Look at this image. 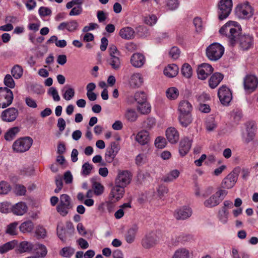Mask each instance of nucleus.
Here are the masks:
<instances>
[{"label": "nucleus", "mask_w": 258, "mask_h": 258, "mask_svg": "<svg viewBox=\"0 0 258 258\" xmlns=\"http://www.w3.org/2000/svg\"><path fill=\"white\" fill-rule=\"evenodd\" d=\"M221 34L225 35L229 40L231 45L238 42L240 47L243 50H247L253 45V38L249 35H240L241 28L235 21H229L219 30Z\"/></svg>", "instance_id": "1"}, {"label": "nucleus", "mask_w": 258, "mask_h": 258, "mask_svg": "<svg viewBox=\"0 0 258 258\" xmlns=\"http://www.w3.org/2000/svg\"><path fill=\"white\" fill-rule=\"evenodd\" d=\"M74 206L72 198L67 194H62L56 206L57 212L62 217L66 216Z\"/></svg>", "instance_id": "2"}, {"label": "nucleus", "mask_w": 258, "mask_h": 258, "mask_svg": "<svg viewBox=\"0 0 258 258\" xmlns=\"http://www.w3.org/2000/svg\"><path fill=\"white\" fill-rule=\"evenodd\" d=\"M257 128L254 123L250 122L245 124V127L241 132L242 142L245 145L254 141Z\"/></svg>", "instance_id": "3"}, {"label": "nucleus", "mask_w": 258, "mask_h": 258, "mask_svg": "<svg viewBox=\"0 0 258 258\" xmlns=\"http://www.w3.org/2000/svg\"><path fill=\"white\" fill-rule=\"evenodd\" d=\"M227 194V190L219 188L214 194L204 201L203 205L207 208H213L219 205Z\"/></svg>", "instance_id": "4"}, {"label": "nucleus", "mask_w": 258, "mask_h": 258, "mask_svg": "<svg viewBox=\"0 0 258 258\" xmlns=\"http://www.w3.org/2000/svg\"><path fill=\"white\" fill-rule=\"evenodd\" d=\"M33 143V139L29 137H21L17 139L12 145V149L14 152L24 153L28 151Z\"/></svg>", "instance_id": "5"}, {"label": "nucleus", "mask_w": 258, "mask_h": 258, "mask_svg": "<svg viewBox=\"0 0 258 258\" xmlns=\"http://www.w3.org/2000/svg\"><path fill=\"white\" fill-rule=\"evenodd\" d=\"M224 52V47L218 43L210 44L206 50L207 57L213 61H216L221 58Z\"/></svg>", "instance_id": "6"}, {"label": "nucleus", "mask_w": 258, "mask_h": 258, "mask_svg": "<svg viewBox=\"0 0 258 258\" xmlns=\"http://www.w3.org/2000/svg\"><path fill=\"white\" fill-rule=\"evenodd\" d=\"M232 8V0H220L218 5V16L220 20H223L230 14Z\"/></svg>", "instance_id": "7"}, {"label": "nucleus", "mask_w": 258, "mask_h": 258, "mask_svg": "<svg viewBox=\"0 0 258 258\" xmlns=\"http://www.w3.org/2000/svg\"><path fill=\"white\" fill-rule=\"evenodd\" d=\"M237 16L241 19L250 18L253 14V10L248 2L239 4L235 9Z\"/></svg>", "instance_id": "8"}, {"label": "nucleus", "mask_w": 258, "mask_h": 258, "mask_svg": "<svg viewBox=\"0 0 258 258\" xmlns=\"http://www.w3.org/2000/svg\"><path fill=\"white\" fill-rule=\"evenodd\" d=\"M13 100L12 91L8 88H0V108H5L10 106Z\"/></svg>", "instance_id": "9"}, {"label": "nucleus", "mask_w": 258, "mask_h": 258, "mask_svg": "<svg viewBox=\"0 0 258 258\" xmlns=\"http://www.w3.org/2000/svg\"><path fill=\"white\" fill-rule=\"evenodd\" d=\"M132 178V175L130 172L126 170L119 171L115 179V184L124 188L131 182Z\"/></svg>", "instance_id": "10"}, {"label": "nucleus", "mask_w": 258, "mask_h": 258, "mask_svg": "<svg viewBox=\"0 0 258 258\" xmlns=\"http://www.w3.org/2000/svg\"><path fill=\"white\" fill-rule=\"evenodd\" d=\"M19 115L18 109L15 107H10L4 110L1 113V118L2 121L6 122L14 121Z\"/></svg>", "instance_id": "11"}, {"label": "nucleus", "mask_w": 258, "mask_h": 258, "mask_svg": "<svg viewBox=\"0 0 258 258\" xmlns=\"http://www.w3.org/2000/svg\"><path fill=\"white\" fill-rule=\"evenodd\" d=\"M159 238L157 234L153 232L147 234L142 240V246L146 249H149L157 244Z\"/></svg>", "instance_id": "12"}, {"label": "nucleus", "mask_w": 258, "mask_h": 258, "mask_svg": "<svg viewBox=\"0 0 258 258\" xmlns=\"http://www.w3.org/2000/svg\"><path fill=\"white\" fill-rule=\"evenodd\" d=\"M218 96L221 103L225 105H228L232 98L231 92L226 86L219 89Z\"/></svg>", "instance_id": "13"}, {"label": "nucleus", "mask_w": 258, "mask_h": 258, "mask_svg": "<svg viewBox=\"0 0 258 258\" xmlns=\"http://www.w3.org/2000/svg\"><path fill=\"white\" fill-rule=\"evenodd\" d=\"M258 80L255 76L247 75L243 80L244 90L249 93L253 92L256 88Z\"/></svg>", "instance_id": "14"}, {"label": "nucleus", "mask_w": 258, "mask_h": 258, "mask_svg": "<svg viewBox=\"0 0 258 258\" xmlns=\"http://www.w3.org/2000/svg\"><path fill=\"white\" fill-rule=\"evenodd\" d=\"M119 149L120 147L117 143L115 142L111 143L110 144V147L107 148L105 155L106 161L108 163L112 162L117 154Z\"/></svg>", "instance_id": "15"}, {"label": "nucleus", "mask_w": 258, "mask_h": 258, "mask_svg": "<svg viewBox=\"0 0 258 258\" xmlns=\"http://www.w3.org/2000/svg\"><path fill=\"white\" fill-rule=\"evenodd\" d=\"M213 72V68L209 63H204L199 66L197 70L199 79L205 80Z\"/></svg>", "instance_id": "16"}, {"label": "nucleus", "mask_w": 258, "mask_h": 258, "mask_svg": "<svg viewBox=\"0 0 258 258\" xmlns=\"http://www.w3.org/2000/svg\"><path fill=\"white\" fill-rule=\"evenodd\" d=\"M192 213V210L188 207H182L176 210L174 213V216L177 220H185L190 217Z\"/></svg>", "instance_id": "17"}, {"label": "nucleus", "mask_w": 258, "mask_h": 258, "mask_svg": "<svg viewBox=\"0 0 258 258\" xmlns=\"http://www.w3.org/2000/svg\"><path fill=\"white\" fill-rule=\"evenodd\" d=\"M237 179V174L234 172L230 173L222 181L221 187L224 188H232Z\"/></svg>", "instance_id": "18"}, {"label": "nucleus", "mask_w": 258, "mask_h": 258, "mask_svg": "<svg viewBox=\"0 0 258 258\" xmlns=\"http://www.w3.org/2000/svg\"><path fill=\"white\" fill-rule=\"evenodd\" d=\"M146 58L140 53H135L131 57L130 62L132 65L136 68H140L145 64Z\"/></svg>", "instance_id": "19"}, {"label": "nucleus", "mask_w": 258, "mask_h": 258, "mask_svg": "<svg viewBox=\"0 0 258 258\" xmlns=\"http://www.w3.org/2000/svg\"><path fill=\"white\" fill-rule=\"evenodd\" d=\"M79 24L76 20H71L69 22L61 23L57 27L59 30H67L70 32L77 31L78 29Z\"/></svg>", "instance_id": "20"}, {"label": "nucleus", "mask_w": 258, "mask_h": 258, "mask_svg": "<svg viewBox=\"0 0 258 258\" xmlns=\"http://www.w3.org/2000/svg\"><path fill=\"white\" fill-rule=\"evenodd\" d=\"M192 140L188 138H183L179 144V153L181 156H184L189 152L191 146Z\"/></svg>", "instance_id": "21"}, {"label": "nucleus", "mask_w": 258, "mask_h": 258, "mask_svg": "<svg viewBox=\"0 0 258 258\" xmlns=\"http://www.w3.org/2000/svg\"><path fill=\"white\" fill-rule=\"evenodd\" d=\"M124 192V188L115 184L111 189L109 195V199H113L117 202L123 197Z\"/></svg>", "instance_id": "22"}, {"label": "nucleus", "mask_w": 258, "mask_h": 258, "mask_svg": "<svg viewBox=\"0 0 258 258\" xmlns=\"http://www.w3.org/2000/svg\"><path fill=\"white\" fill-rule=\"evenodd\" d=\"M166 136L168 141L171 144L176 143L179 139L178 131L172 127H169L166 132Z\"/></svg>", "instance_id": "23"}, {"label": "nucleus", "mask_w": 258, "mask_h": 258, "mask_svg": "<svg viewBox=\"0 0 258 258\" xmlns=\"http://www.w3.org/2000/svg\"><path fill=\"white\" fill-rule=\"evenodd\" d=\"M28 207L24 202H19L12 206V212L16 215L22 216L27 211Z\"/></svg>", "instance_id": "24"}, {"label": "nucleus", "mask_w": 258, "mask_h": 258, "mask_svg": "<svg viewBox=\"0 0 258 258\" xmlns=\"http://www.w3.org/2000/svg\"><path fill=\"white\" fill-rule=\"evenodd\" d=\"M119 35L123 39L130 40L134 38L135 32L132 28L125 27L120 30Z\"/></svg>", "instance_id": "25"}, {"label": "nucleus", "mask_w": 258, "mask_h": 258, "mask_svg": "<svg viewBox=\"0 0 258 258\" xmlns=\"http://www.w3.org/2000/svg\"><path fill=\"white\" fill-rule=\"evenodd\" d=\"M129 83L132 88L140 87L143 83V78L142 75L140 73L133 74L130 78Z\"/></svg>", "instance_id": "26"}, {"label": "nucleus", "mask_w": 258, "mask_h": 258, "mask_svg": "<svg viewBox=\"0 0 258 258\" xmlns=\"http://www.w3.org/2000/svg\"><path fill=\"white\" fill-rule=\"evenodd\" d=\"M136 140L142 145L148 144L150 141L149 133L144 130L139 132L136 136Z\"/></svg>", "instance_id": "27"}, {"label": "nucleus", "mask_w": 258, "mask_h": 258, "mask_svg": "<svg viewBox=\"0 0 258 258\" xmlns=\"http://www.w3.org/2000/svg\"><path fill=\"white\" fill-rule=\"evenodd\" d=\"M179 68L175 64H169L164 70V74L165 76L173 78L175 77L178 73Z\"/></svg>", "instance_id": "28"}, {"label": "nucleus", "mask_w": 258, "mask_h": 258, "mask_svg": "<svg viewBox=\"0 0 258 258\" xmlns=\"http://www.w3.org/2000/svg\"><path fill=\"white\" fill-rule=\"evenodd\" d=\"M178 119L183 127L187 126L192 121L190 113L179 112Z\"/></svg>", "instance_id": "29"}, {"label": "nucleus", "mask_w": 258, "mask_h": 258, "mask_svg": "<svg viewBox=\"0 0 258 258\" xmlns=\"http://www.w3.org/2000/svg\"><path fill=\"white\" fill-rule=\"evenodd\" d=\"M138 230V227L136 225L133 226L127 230L125 238L128 243H132L134 241Z\"/></svg>", "instance_id": "30"}, {"label": "nucleus", "mask_w": 258, "mask_h": 258, "mask_svg": "<svg viewBox=\"0 0 258 258\" xmlns=\"http://www.w3.org/2000/svg\"><path fill=\"white\" fill-rule=\"evenodd\" d=\"M223 78V76L219 73L214 74L210 78L209 84L210 87L214 89L216 88L221 82Z\"/></svg>", "instance_id": "31"}, {"label": "nucleus", "mask_w": 258, "mask_h": 258, "mask_svg": "<svg viewBox=\"0 0 258 258\" xmlns=\"http://www.w3.org/2000/svg\"><path fill=\"white\" fill-rule=\"evenodd\" d=\"M213 191V187L212 186H208L203 189H201L199 187H197L195 190V195L197 197L206 198L211 195Z\"/></svg>", "instance_id": "32"}, {"label": "nucleus", "mask_w": 258, "mask_h": 258, "mask_svg": "<svg viewBox=\"0 0 258 258\" xmlns=\"http://www.w3.org/2000/svg\"><path fill=\"white\" fill-rule=\"evenodd\" d=\"M20 131V129L18 126L13 127L7 131L4 135V138L7 141H11Z\"/></svg>", "instance_id": "33"}, {"label": "nucleus", "mask_w": 258, "mask_h": 258, "mask_svg": "<svg viewBox=\"0 0 258 258\" xmlns=\"http://www.w3.org/2000/svg\"><path fill=\"white\" fill-rule=\"evenodd\" d=\"M107 62L111 68L114 70H118L121 68V62L119 56L109 57Z\"/></svg>", "instance_id": "34"}, {"label": "nucleus", "mask_w": 258, "mask_h": 258, "mask_svg": "<svg viewBox=\"0 0 258 258\" xmlns=\"http://www.w3.org/2000/svg\"><path fill=\"white\" fill-rule=\"evenodd\" d=\"M192 109V106L188 101L182 100L179 102L178 108L179 112L190 113Z\"/></svg>", "instance_id": "35"}, {"label": "nucleus", "mask_w": 258, "mask_h": 258, "mask_svg": "<svg viewBox=\"0 0 258 258\" xmlns=\"http://www.w3.org/2000/svg\"><path fill=\"white\" fill-rule=\"evenodd\" d=\"M180 172L177 169L170 171L162 178V180L165 182H172L175 180L179 175Z\"/></svg>", "instance_id": "36"}, {"label": "nucleus", "mask_w": 258, "mask_h": 258, "mask_svg": "<svg viewBox=\"0 0 258 258\" xmlns=\"http://www.w3.org/2000/svg\"><path fill=\"white\" fill-rule=\"evenodd\" d=\"M63 98L66 100H70L75 95V90L68 85H66L61 90Z\"/></svg>", "instance_id": "37"}, {"label": "nucleus", "mask_w": 258, "mask_h": 258, "mask_svg": "<svg viewBox=\"0 0 258 258\" xmlns=\"http://www.w3.org/2000/svg\"><path fill=\"white\" fill-rule=\"evenodd\" d=\"M34 244L27 242L23 241L21 242L19 246L18 251L20 253L30 251L34 249Z\"/></svg>", "instance_id": "38"}, {"label": "nucleus", "mask_w": 258, "mask_h": 258, "mask_svg": "<svg viewBox=\"0 0 258 258\" xmlns=\"http://www.w3.org/2000/svg\"><path fill=\"white\" fill-rule=\"evenodd\" d=\"M33 249L36 251V253L39 257H44L47 253L46 246L42 244L36 243L34 244Z\"/></svg>", "instance_id": "39"}, {"label": "nucleus", "mask_w": 258, "mask_h": 258, "mask_svg": "<svg viewBox=\"0 0 258 258\" xmlns=\"http://www.w3.org/2000/svg\"><path fill=\"white\" fill-rule=\"evenodd\" d=\"M17 244V242L16 241L13 240L0 246V253H5L10 250L13 249Z\"/></svg>", "instance_id": "40"}, {"label": "nucleus", "mask_w": 258, "mask_h": 258, "mask_svg": "<svg viewBox=\"0 0 258 258\" xmlns=\"http://www.w3.org/2000/svg\"><path fill=\"white\" fill-rule=\"evenodd\" d=\"M34 227L33 223L31 221H27L22 223L20 226V230L23 233L32 231Z\"/></svg>", "instance_id": "41"}, {"label": "nucleus", "mask_w": 258, "mask_h": 258, "mask_svg": "<svg viewBox=\"0 0 258 258\" xmlns=\"http://www.w3.org/2000/svg\"><path fill=\"white\" fill-rule=\"evenodd\" d=\"M228 211L226 210L225 208H221L218 213L219 220L223 224L226 223L228 221Z\"/></svg>", "instance_id": "42"}, {"label": "nucleus", "mask_w": 258, "mask_h": 258, "mask_svg": "<svg viewBox=\"0 0 258 258\" xmlns=\"http://www.w3.org/2000/svg\"><path fill=\"white\" fill-rule=\"evenodd\" d=\"M125 117L128 121L134 122L138 118V114L134 109H128L125 112Z\"/></svg>", "instance_id": "43"}, {"label": "nucleus", "mask_w": 258, "mask_h": 258, "mask_svg": "<svg viewBox=\"0 0 258 258\" xmlns=\"http://www.w3.org/2000/svg\"><path fill=\"white\" fill-rule=\"evenodd\" d=\"M23 70L22 68L18 64L14 66L11 70V74L13 77L16 79L21 78L23 75Z\"/></svg>", "instance_id": "44"}, {"label": "nucleus", "mask_w": 258, "mask_h": 258, "mask_svg": "<svg viewBox=\"0 0 258 258\" xmlns=\"http://www.w3.org/2000/svg\"><path fill=\"white\" fill-rule=\"evenodd\" d=\"M189 257V252L185 248H179L176 250L172 258H188Z\"/></svg>", "instance_id": "45"}, {"label": "nucleus", "mask_w": 258, "mask_h": 258, "mask_svg": "<svg viewBox=\"0 0 258 258\" xmlns=\"http://www.w3.org/2000/svg\"><path fill=\"white\" fill-rule=\"evenodd\" d=\"M179 92L177 88L171 87L166 91L167 97L170 100H174L177 98Z\"/></svg>", "instance_id": "46"}, {"label": "nucleus", "mask_w": 258, "mask_h": 258, "mask_svg": "<svg viewBox=\"0 0 258 258\" xmlns=\"http://www.w3.org/2000/svg\"><path fill=\"white\" fill-rule=\"evenodd\" d=\"M192 73L191 66L188 63H184L181 68L182 75L186 78H189L192 75Z\"/></svg>", "instance_id": "47"}, {"label": "nucleus", "mask_w": 258, "mask_h": 258, "mask_svg": "<svg viewBox=\"0 0 258 258\" xmlns=\"http://www.w3.org/2000/svg\"><path fill=\"white\" fill-rule=\"evenodd\" d=\"M138 109L142 114H148L151 111V106L148 102L146 101L139 104Z\"/></svg>", "instance_id": "48"}, {"label": "nucleus", "mask_w": 258, "mask_h": 258, "mask_svg": "<svg viewBox=\"0 0 258 258\" xmlns=\"http://www.w3.org/2000/svg\"><path fill=\"white\" fill-rule=\"evenodd\" d=\"M104 186L100 183L94 182L92 185V189L96 196L102 195L104 191Z\"/></svg>", "instance_id": "49"}, {"label": "nucleus", "mask_w": 258, "mask_h": 258, "mask_svg": "<svg viewBox=\"0 0 258 258\" xmlns=\"http://www.w3.org/2000/svg\"><path fill=\"white\" fill-rule=\"evenodd\" d=\"M11 189L10 184L6 181H2L0 182V194H8Z\"/></svg>", "instance_id": "50"}, {"label": "nucleus", "mask_w": 258, "mask_h": 258, "mask_svg": "<svg viewBox=\"0 0 258 258\" xmlns=\"http://www.w3.org/2000/svg\"><path fill=\"white\" fill-rule=\"evenodd\" d=\"M166 6L168 10L174 11L179 6L178 0H165Z\"/></svg>", "instance_id": "51"}, {"label": "nucleus", "mask_w": 258, "mask_h": 258, "mask_svg": "<svg viewBox=\"0 0 258 258\" xmlns=\"http://www.w3.org/2000/svg\"><path fill=\"white\" fill-rule=\"evenodd\" d=\"M26 191V187L21 184H16L14 188V192L18 196H24Z\"/></svg>", "instance_id": "52"}, {"label": "nucleus", "mask_w": 258, "mask_h": 258, "mask_svg": "<svg viewBox=\"0 0 258 258\" xmlns=\"http://www.w3.org/2000/svg\"><path fill=\"white\" fill-rule=\"evenodd\" d=\"M135 100L139 104L147 101V95L144 92H138L135 94Z\"/></svg>", "instance_id": "53"}, {"label": "nucleus", "mask_w": 258, "mask_h": 258, "mask_svg": "<svg viewBox=\"0 0 258 258\" xmlns=\"http://www.w3.org/2000/svg\"><path fill=\"white\" fill-rule=\"evenodd\" d=\"M75 252L74 248L71 247H63L60 252V254L64 257H70Z\"/></svg>", "instance_id": "54"}, {"label": "nucleus", "mask_w": 258, "mask_h": 258, "mask_svg": "<svg viewBox=\"0 0 258 258\" xmlns=\"http://www.w3.org/2000/svg\"><path fill=\"white\" fill-rule=\"evenodd\" d=\"M12 206L7 202L0 204V212L3 213H8L12 211Z\"/></svg>", "instance_id": "55"}, {"label": "nucleus", "mask_w": 258, "mask_h": 258, "mask_svg": "<svg viewBox=\"0 0 258 258\" xmlns=\"http://www.w3.org/2000/svg\"><path fill=\"white\" fill-rule=\"evenodd\" d=\"M180 51L179 49L176 46L172 47L169 52L170 57L173 59H177L180 55Z\"/></svg>", "instance_id": "56"}, {"label": "nucleus", "mask_w": 258, "mask_h": 258, "mask_svg": "<svg viewBox=\"0 0 258 258\" xmlns=\"http://www.w3.org/2000/svg\"><path fill=\"white\" fill-rule=\"evenodd\" d=\"M155 145L156 147L162 149L165 147L166 145V141L164 138L158 137L155 140Z\"/></svg>", "instance_id": "57"}, {"label": "nucleus", "mask_w": 258, "mask_h": 258, "mask_svg": "<svg viewBox=\"0 0 258 258\" xmlns=\"http://www.w3.org/2000/svg\"><path fill=\"white\" fill-rule=\"evenodd\" d=\"M5 84L9 88H13L15 87V82L12 76L8 74L7 75L4 79Z\"/></svg>", "instance_id": "58"}, {"label": "nucleus", "mask_w": 258, "mask_h": 258, "mask_svg": "<svg viewBox=\"0 0 258 258\" xmlns=\"http://www.w3.org/2000/svg\"><path fill=\"white\" fill-rule=\"evenodd\" d=\"M48 93L51 95L54 101H59L60 99V98L58 95V92L55 88L51 87L49 89Z\"/></svg>", "instance_id": "59"}, {"label": "nucleus", "mask_w": 258, "mask_h": 258, "mask_svg": "<svg viewBox=\"0 0 258 258\" xmlns=\"http://www.w3.org/2000/svg\"><path fill=\"white\" fill-rule=\"evenodd\" d=\"M55 184L56 188L54 190L55 193L59 192L62 189L63 186L62 179L61 176L58 175L55 177Z\"/></svg>", "instance_id": "60"}, {"label": "nucleus", "mask_w": 258, "mask_h": 258, "mask_svg": "<svg viewBox=\"0 0 258 258\" xmlns=\"http://www.w3.org/2000/svg\"><path fill=\"white\" fill-rule=\"evenodd\" d=\"M92 169V165L88 162H86L82 166V173L84 175H88L91 173Z\"/></svg>", "instance_id": "61"}, {"label": "nucleus", "mask_w": 258, "mask_h": 258, "mask_svg": "<svg viewBox=\"0 0 258 258\" xmlns=\"http://www.w3.org/2000/svg\"><path fill=\"white\" fill-rule=\"evenodd\" d=\"M57 234L59 239L64 241L66 239V231L65 229L62 227L58 226L57 228Z\"/></svg>", "instance_id": "62"}, {"label": "nucleus", "mask_w": 258, "mask_h": 258, "mask_svg": "<svg viewBox=\"0 0 258 258\" xmlns=\"http://www.w3.org/2000/svg\"><path fill=\"white\" fill-rule=\"evenodd\" d=\"M109 57L114 56H119L120 52L117 50V47L114 45H111L108 49Z\"/></svg>", "instance_id": "63"}, {"label": "nucleus", "mask_w": 258, "mask_h": 258, "mask_svg": "<svg viewBox=\"0 0 258 258\" xmlns=\"http://www.w3.org/2000/svg\"><path fill=\"white\" fill-rule=\"evenodd\" d=\"M18 224L17 223H13L10 224L7 228V233L10 235H16V227Z\"/></svg>", "instance_id": "64"}]
</instances>
